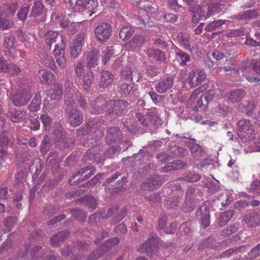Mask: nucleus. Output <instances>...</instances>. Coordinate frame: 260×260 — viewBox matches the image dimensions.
<instances>
[{
	"mask_svg": "<svg viewBox=\"0 0 260 260\" xmlns=\"http://www.w3.org/2000/svg\"><path fill=\"white\" fill-rule=\"evenodd\" d=\"M215 111L219 115H226L229 112L228 106L224 104H219L215 109Z\"/></svg>",
	"mask_w": 260,
	"mask_h": 260,
	"instance_id": "nucleus-44",
	"label": "nucleus"
},
{
	"mask_svg": "<svg viewBox=\"0 0 260 260\" xmlns=\"http://www.w3.org/2000/svg\"><path fill=\"white\" fill-rule=\"evenodd\" d=\"M38 77L40 81L46 84L52 81L54 76L51 72L46 69H42L39 71Z\"/></svg>",
	"mask_w": 260,
	"mask_h": 260,
	"instance_id": "nucleus-22",
	"label": "nucleus"
},
{
	"mask_svg": "<svg viewBox=\"0 0 260 260\" xmlns=\"http://www.w3.org/2000/svg\"><path fill=\"white\" fill-rule=\"evenodd\" d=\"M223 69L226 72L230 70H235L236 66L233 62V60L231 59L226 60L225 66L223 67Z\"/></svg>",
	"mask_w": 260,
	"mask_h": 260,
	"instance_id": "nucleus-60",
	"label": "nucleus"
},
{
	"mask_svg": "<svg viewBox=\"0 0 260 260\" xmlns=\"http://www.w3.org/2000/svg\"><path fill=\"white\" fill-rule=\"evenodd\" d=\"M180 200V198L175 197L172 198L169 200H167L166 204L167 207L169 208H174L178 205V204L179 203Z\"/></svg>",
	"mask_w": 260,
	"mask_h": 260,
	"instance_id": "nucleus-50",
	"label": "nucleus"
},
{
	"mask_svg": "<svg viewBox=\"0 0 260 260\" xmlns=\"http://www.w3.org/2000/svg\"><path fill=\"white\" fill-rule=\"evenodd\" d=\"M206 9L199 6L191 8L190 11L193 13L192 20L193 22H198L202 17H204Z\"/></svg>",
	"mask_w": 260,
	"mask_h": 260,
	"instance_id": "nucleus-25",
	"label": "nucleus"
},
{
	"mask_svg": "<svg viewBox=\"0 0 260 260\" xmlns=\"http://www.w3.org/2000/svg\"><path fill=\"white\" fill-rule=\"evenodd\" d=\"M174 81V79L173 77H167L159 81L155 86V89L159 93H165L172 88Z\"/></svg>",
	"mask_w": 260,
	"mask_h": 260,
	"instance_id": "nucleus-9",
	"label": "nucleus"
},
{
	"mask_svg": "<svg viewBox=\"0 0 260 260\" xmlns=\"http://www.w3.org/2000/svg\"><path fill=\"white\" fill-rule=\"evenodd\" d=\"M13 22L6 16L3 9H0V28L3 30L8 29L13 25Z\"/></svg>",
	"mask_w": 260,
	"mask_h": 260,
	"instance_id": "nucleus-24",
	"label": "nucleus"
},
{
	"mask_svg": "<svg viewBox=\"0 0 260 260\" xmlns=\"http://www.w3.org/2000/svg\"><path fill=\"white\" fill-rule=\"evenodd\" d=\"M75 70L77 76L80 78H82L84 89L88 90L93 79L91 70L89 68L86 67L84 62H78Z\"/></svg>",
	"mask_w": 260,
	"mask_h": 260,
	"instance_id": "nucleus-2",
	"label": "nucleus"
},
{
	"mask_svg": "<svg viewBox=\"0 0 260 260\" xmlns=\"http://www.w3.org/2000/svg\"><path fill=\"white\" fill-rule=\"evenodd\" d=\"M85 36L84 32H80L73 40L70 45V54L72 58H76L80 54L84 43Z\"/></svg>",
	"mask_w": 260,
	"mask_h": 260,
	"instance_id": "nucleus-4",
	"label": "nucleus"
},
{
	"mask_svg": "<svg viewBox=\"0 0 260 260\" xmlns=\"http://www.w3.org/2000/svg\"><path fill=\"white\" fill-rule=\"evenodd\" d=\"M200 179V176L198 174H190L185 177L181 178V180L188 182H193L198 181Z\"/></svg>",
	"mask_w": 260,
	"mask_h": 260,
	"instance_id": "nucleus-53",
	"label": "nucleus"
},
{
	"mask_svg": "<svg viewBox=\"0 0 260 260\" xmlns=\"http://www.w3.org/2000/svg\"><path fill=\"white\" fill-rule=\"evenodd\" d=\"M234 214L235 212L233 210H228L222 213L219 221V225L220 226L224 225L230 221Z\"/></svg>",
	"mask_w": 260,
	"mask_h": 260,
	"instance_id": "nucleus-34",
	"label": "nucleus"
},
{
	"mask_svg": "<svg viewBox=\"0 0 260 260\" xmlns=\"http://www.w3.org/2000/svg\"><path fill=\"white\" fill-rule=\"evenodd\" d=\"M148 94L155 104H157L162 100V95H158L154 91H150Z\"/></svg>",
	"mask_w": 260,
	"mask_h": 260,
	"instance_id": "nucleus-59",
	"label": "nucleus"
},
{
	"mask_svg": "<svg viewBox=\"0 0 260 260\" xmlns=\"http://www.w3.org/2000/svg\"><path fill=\"white\" fill-rule=\"evenodd\" d=\"M114 76L108 71H103L101 74L100 85L103 88L108 87L114 81Z\"/></svg>",
	"mask_w": 260,
	"mask_h": 260,
	"instance_id": "nucleus-14",
	"label": "nucleus"
},
{
	"mask_svg": "<svg viewBox=\"0 0 260 260\" xmlns=\"http://www.w3.org/2000/svg\"><path fill=\"white\" fill-rule=\"evenodd\" d=\"M208 88V86L207 84H204L202 86H200L197 88L191 94L188 99V103L191 104L194 103L197 99H199L201 95V93L206 90Z\"/></svg>",
	"mask_w": 260,
	"mask_h": 260,
	"instance_id": "nucleus-26",
	"label": "nucleus"
},
{
	"mask_svg": "<svg viewBox=\"0 0 260 260\" xmlns=\"http://www.w3.org/2000/svg\"><path fill=\"white\" fill-rule=\"evenodd\" d=\"M41 58L42 63L45 66L52 69L54 71H57V67L55 64L53 58L51 56L46 54L44 55L43 57H42Z\"/></svg>",
	"mask_w": 260,
	"mask_h": 260,
	"instance_id": "nucleus-31",
	"label": "nucleus"
},
{
	"mask_svg": "<svg viewBox=\"0 0 260 260\" xmlns=\"http://www.w3.org/2000/svg\"><path fill=\"white\" fill-rule=\"evenodd\" d=\"M54 135L56 136V139L59 141L63 139L64 133L63 128L60 125L57 126L56 129L54 131Z\"/></svg>",
	"mask_w": 260,
	"mask_h": 260,
	"instance_id": "nucleus-62",
	"label": "nucleus"
},
{
	"mask_svg": "<svg viewBox=\"0 0 260 260\" xmlns=\"http://www.w3.org/2000/svg\"><path fill=\"white\" fill-rule=\"evenodd\" d=\"M121 77L125 80L132 81V71L130 69H124L121 71Z\"/></svg>",
	"mask_w": 260,
	"mask_h": 260,
	"instance_id": "nucleus-58",
	"label": "nucleus"
},
{
	"mask_svg": "<svg viewBox=\"0 0 260 260\" xmlns=\"http://www.w3.org/2000/svg\"><path fill=\"white\" fill-rule=\"evenodd\" d=\"M64 101L68 107V120L70 124L74 126L80 125L83 121L82 114L76 109L73 108L70 110V108H73L75 104L71 94H65Z\"/></svg>",
	"mask_w": 260,
	"mask_h": 260,
	"instance_id": "nucleus-1",
	"label": "nucleus"
},
{
	"mask_svg": "<svg viewBox=\"0 0 260 260\" xmlns=\"http://www.w3.org/2000/svg\"><path fill=\"white\" fill-rule=\"evenodd\" d=\"M192 155L194 157L199 158L204 155V152L201 146L196 143L191 144L189 146Z\"/></svg>",
	"mask_w": 260,
	"mask_h": 260,
	"instance_id": "nucleus-32",
	"label": "nucleus"
},
{
	"mask_svg": "<svg viewBox=\"0 0 260 260\" xmlns=\"http://www.w3.org/2000/svg\"><path fill=\"white\" fill-rule=\"evenodd\" d=\"M194 191L195 190L192 187L189 188L187 189L185 199V202L187 205L191 206L192 203L194 202L195 197Z\"/></svg>",
	"mask_w": 260,
	"mask_h": 260,
	"instance_id": "nucleus-41",
	"label": "nucleus"
},
{
	"mask_svg": "<svg viewBox=\"0 0 260 260\" xmlns=\"http://www.w3.org/2000/svg\"><path fill=\"white\" fill-rule=\"evenodd\" d=\"M108 138L111 141H115L120 138L121 136V132L117 127H112L109 128L107 131Z\"/></svg>",
	"mask_w": 260,
	"mask_h": 260,
	"instance_id": "nucleus-28",
	"label": "nucleus"
},
{
	"mask_svg": "<svg viewBox=\"0 0 260 260\" xmlns=\"http://www.w3.org/2000/svg\"><path fill=\"white\" fill-rule=\"evenodd\" d=\"M132 35L131 27L128 25L123 26L119 31V37L123 40H127L129 39Z\"/></svg>",
	"mask_w": 260,
	"mask_h": 260,
	"instance_id": "nucleus-38",
	"label": "nucleus"
},
{
	"mask_svg": "<svg viewBox=\"0 0 260 260\" xmlns=\"http://www.w3.org/2000/svg\"><path fill=\"white\" fill-rule=\"evenodd\" d=\"M30 98L31 95L28 92L18 93L14 95L13 103L16 106H21L27 103Z\"/></svg>",
	"mask_w": 260,
	"mask_h": 260,
	"instance_id": "nucleus-17",
	"label": "nucleus"
},
{
	"mask_svg": "<svg viewBox=\"0 0 260 260\" xmlns=\"http://www.w3.org/2000/svg\"><path fill=\"white\" fill-rule=\"evenodd\" d=\"M61 43L56 45L53 50L56 61L58 66L62 69L66 67L67 64L66 58L64 56V48L66 44L62 36L60 37Z\"/></svg>",
	"mask_w": 260,
	"mask_h": 260,
	"instance_id": "nucleus-5",
	"label": "nucleus"
},
{
	"mask_svg": "<svg viewBox=\"0 0 260 260\" xmlns=\"http://www.w3.org/2000/svg\"><path fill=\"white\" fill-rule=\"evenodd\" d=\"M58 37V33L55 31L49 30L45 32L44 38L49 48H51V44L56 42V40Z\"/></svg>",
	"mask_w": 260,
	"mask_h": 260,
	"instance_id": "nucleus-29",
	"label": "nucleus"
},
{
	"mask_svg": "<svg viewBox=\"0 0 260 260\" xmlns=\"http://www.w3.org/2000/svg\"><path fill=\"white\" fill-rule=\"evenodd\" d=\"M100 55V51L97 50H92L86 55L85 60L88 68L95 67L98 64Z\"/></svg>",
	"mask_w": 260,
	"mask_h": 260,
	"instance_id": "nucleus-16",
	"label": "nucleus"
},
{
	"mask_svg": "<svg viewBox=\"0 0 260 260\" xmlns=\"http://www.w3.org/2000/svg\"><path fill=\"white\" fill-rule=\"evenodd\" d=\"M98 5L97 0H88L86 1V9L92 10L97 7Z\"/></svg>",
	"mask_w": 260,
	"mask_h": 260,
	"instance_id": "nucleus-61",
	"label": "nucleus"
},
{
	"mask_svg": "<svg viewBox=\"0 0 260 260\" xmlns=\"http://www.w3.org/2000/svg\"><path fill=\"white\" fill-rule=\"evenodd\" d=\"M197 217H200V223L204 229L210 224V214L209 208L205 204L202 205L196 211Z\"/></svg>",
	"mask_w": 260,
	"mask_h": 260,
	"instance_id": "nucleus-7",
	"label": "nucleus"
},
{
	"mask_svg": "<svg viewBox=\"0 0 260 260\" xmlns=\"http://www.w3.org/2000/svg\"><path fill=\"white\" fill-rule=\"evenodd\" d=\"M146 54L150 58H152L160 63L166 60V54L159 49L149 48L146 51Z\"/></svg>",
	"mask_w": 260,
	"mask_h": 260,
	"instance_id": "nucleus-15",
	"label": "nucleus"
},
{
	"mask_svg": "<svg viewBox=\"0 0 260 260\" xmlns=\"http://www.w3.org/2000/svg\"><path fill=\"white\" fill-rule=\"evenodd\" d=\"M62 87L59 85H55L48 91V95L52 100H60L62 98Z\"/></svg>",
	"mask_w": 260,
	"mask_h": 260,
	"instance_id": "nucleus-23",
	"label": "nucleus"
},
{
	"mask_svg": "<svg viewBox=\"0 0 260 260\" xmlns=\"http://www.w3.org/2000/svg\"><path fill=\"white\" fill-rule=\"evenodd\" d=\"M29 11V7L26 4H24L22 9L18 12L17 15L19 19L24 21L26 18Z\"/></svg>",
	"mask_w": 260,
	"mask_h": 260,
	"instance_id": "nucleus-45",
	"label": "nucleus"
},
{
	"mask_svg": "<svg viewBox=\"0 0 260 260\" xmlns=\"http://www.w3.org/2000/svg\"><path fill=\"white\" fill-rule=\"evenodd\" d=\"M175 59L179 66L182 67L186 66L188 62L190 61L189 55L181 50H178L175 52Z\"/></svg>",
	"mask_w": 260,
	"mask_h": 260,
	"instance_id": "nucleus-21",
	"label": "nucleus"
},
{
	"mask_svg": "<svg viewBox=\"0 0 260 260\" xmlns=\"http://www.w3.org/2000/svg\"><path fill=\"white\" fill-rule=\"evenodd\" d=\"M14 41L15 38L11 35L5 37L3 43L5 55L10 56L11 55V52L13 50Z\"/></svg>",
	"mask_w": 260,
	"mask_h": 260,
	"instance_id": "nucleus-19",
	"label": "nucleus"
},
{
	"mask_svg": "<svg viewBox=\"0 0 260 260\" xmlns=\"http://www.w3.org/2000/svg\"><path fill=\"white\" fill-rule=\"evenodd\" d=\"M50 141V138L48 136H45L43 140L41 146V151L42 153L46 152L49 147V143Z\"/></svg>",
	"mask_w": 260,
	"mask_h": 260,
	"instance_id": "nucleus-63",
	"label": "nucleus"
},
{
	"mask_svg": "<svg viewBox=\"0 0 260 260\" xmlns=\"http://www.w3.org/2000/svg\"><path fill=\"white\" fill-rule=\"evenodd\" d=\"M41 100L40 96H36L35 98L33 99L29 106V108L31 111H37L40 109Z\"/></svg>",
	"mask_w": 260,
	"mask_h": 260,
	"instance_id": "nucleus-42",
	"label": "nucleus"
},
{
	"mask_svg": "<svg viewBox=\"0 0 260 260\" xmlns=\"http://www.w3.org/2000/svg\"><path fill=\"white\" fill-rule=\"evenodd\" d=\"M17 9V5L16 3H12L9 6L7 7L6 9L3 10V12L5 13L6 16H7V18H9L13 16Z\"/></svg>",
	"mask_w": 260,
	"mask_h": 260,
	"instance_id": "nucleus-43",
	"label": "nucleus"
},
{
	"mask_svg": "<svg viewBox=\"0 0 260 260\" xmlns=\"http://www.w3.org/2000/svg\"><path fill=\"white\" fill-rule=\"evenodd\" d=\"M225 20L222 19H219L218 20H215L210 23L205 28V29L207 31H212L214 30L216 28H217L223 24L225 23Z\"/></svg>",
	"mask_w": 260,
	"mask_h": 260,
	"instance_id": "nucleus-40",
	"label": "nucleus"
},
{
	"mask_svg": "<svg viewBox=\"0 0 260 260\" xmlns=\"http://www.w3.org/2000/svg\"><path fill=\"white\" fill-rule=\"evenodd\" d=\"M243 34V29L242 28L239 29H231L228 34V37H237L242 36Z\"/></svg>",
	"mask_w": 260,
	"mask_h": 260,
	"instance_id": "nucleus-55",
	"label": "nucleus"
},
{
	"mask_svg": "<svg viewBox=\"0 0 260 260\" xmlns=\"http://www.w3.org/2000/svg\"><path fill=\"white\" fill-rule=\"evenodd\" d=\"M72 214L78 220H82L86 218L85 213L81 210L74 209L71 212Z\"/></svg>",
	"mask_w": 260,
	"mask_h": 260,
	"instance_id": "nucleus-56",
	"label": "nucleus"
},
{
	"mask_svg": "<svg viewBox=\"0 0 260 260\" xmlns=\"http://www.w3.org/2000/svg\"><path fill=\"white\" fill-rule=\"evenodd\" d=\"M159 186V183L156 179V177L150 178L147 182H144L142 184V188L144 189L151 190L157 188Z\"/></svg>",
	"mask_w": 260,
	"mask_h": 260,
	"instance_id": "nucleus-35",
	"label": "nucleus"
},
{
	"mask_svg": "<svg viewBox=\"0 0 260 260\" xmlns=\"http://www.w3.org/2000/svg\"><path fill=\"white\" fill-rule=\"evenodd\" d=\"M86 0H77L75 4V9L78 11H83L86 9Z\"/></svg>",
	"mask_w": 260,
	"mask_h": 260,
	"instance_id": "nucleus-57",
	"label": "nucleus"
},
{
	"mask_svg": "<svg viewBox=\"0 0 260 260\" xmlns=\"http://www.w3.org/2000/svg\"><path fill=\"white\" fill-rule=\"evenodd\" d=\"M119 243V239L117 238H114L107 240L104 245H103L101 248L102 250L106 249H110L112 247L117 245Z\"/></svg>",
	"mask_w": 260,
	"mask_h": 260,
	"instance_id": "nucleus-46",
	"label": "nucleus"
},
{
	"mask_svg": "<svg viewBox=\"0 0 260 260\" xmlns=\"http://www.w3.org/2000/svg\"><path fill=\"white\" fill-rule=\"evenodd\" d=\"M144 43V38L143 36H135L129 42L125 45V48L128 51H134L140 48Z\"/></svg>",
	"mask_w": 260,
	"mask_h": 260,
	"instance_id": "nucleus-12",
	"label": "nucleus"
},
{
	"mask_svg": "<svg viewBox=\"0 0 260 260\" xmlns=\"http://www.w3.org/2000/svg\"><path fill=\"white\" fill-rule=\"evenodd\" d=\"M238 230V226L236 224L232 225L222 231V234L225 236H228L235 233Z\"/></svg>",
	"mask_w": 260,
	"mask_h": 260,
	"instance_id": "nucleus-49",
	"label": "nucleus"
},
{
	"mask_svg": "<svg viewBox=\"0 0 260 260\" xmlns=\"http://www.w3.org/2000/svg\"><path fill=\"white\" fill-rule=\"evenodd\" d=\"M11 63L6 61L4 57L0 58V72H8Z\"/></svg>",
	"mask_w": 260,
	"mask_h": 260,
	"instance_id": "nucleus-52",
	"label": "nucleus"
},
{
	"mask_svg": "<svg viewBox=\"0 0 260 260\" xmlns=\"http://www.w3.org/2000/svg\"><path fill=\"white\" fill-rule=\"evenodd\" d=\"M88 170H91L90 172L88 173V175H86L84 176V179H88L90 177H91L95 172V170L94 168L92 167H87L82 168L80 170L77 172L75 175H73L72 178L70 181V183L71 185H76L79 183V182L76 181V180H74V179L76 177H78L80 175H82L84 173H85L86 171Z\"/></svg>",
	"mask_w": 260,
	"mask_h": 260,
	"instance_id": "nucleus-20",
	"label": "nucleus"
},
{
	"mask_svg": "<svg viewBox=\"0 0 260 260\" xmlns=\"http://www.w3.org/2000/svg\"><path fill=\"white\" fill-rule=\"evenodd\" d=\"M111 31L110 25L108 23H102L94 29L96 37L101 42H104L109 38Z\"/></svg>",
	"mask_w": 260,
	"mask_h": 260,
	"instance_id": "nucleus-6",
	"label": "nucleus"
},
{
	"mask_svg": "<svg viewBox=\"0 0 260 260\" xmlns=\"http://www.w3.org/2000/svg\"><path fill=\"white\" fill-rule=\"evenodd\" d=\"M148 117L150 119V121L155 124H158L160 123L161 120L159 117V114H158V111L156 109L153 108L151 109L148 112Z\"/></svg>",
	"mask_w": 260,
	"mask_h": 260,
	"instance_id": "nucleus-36",
	"label": "nucleus"
},
{
	"mask_svg": "<svg viewBox=\"0 0 260 260\" xmlns=\"http://www.w3.org/2000/svg\"><path fill=\"white\" fill-rule=\"evenodd\" d=\"M40 118L45 129L49 130L52 122L51 117L47 114H43L41 116Z\"/></svg>",
	"mask_w": 260,
	"mask_h": 260,
	"instance_id": "nucleus-47",
	"label": "nucleus"
},
{
	"mask_svg": "<svg viewBox=\"0 0 260 260\" xmlns=\"http://www.w3.org/2000/svg\"><path fill=\"white\" fill-rule=\"evenodd\" d=\"M187 81L191 87H194L198 85L197 80H196V74L194 71H192L189 73Z\"/></svg>",
	"mask_w": 260,
	"mask_h": 260,
	"instance_id": "nucleus-48",
	"label": "nucleus"
},
{
	"mask_svg": "<svg viewBox=\"0 0 260 260\" xmlns=\"http://www.w3.org/2000/svg\"><path fill=\"white\" fill-rule=\"evenodd\" d=\"M245 95V93L243 90L236 89L227 93L225 99L228 103L234 104L239 102Z\"/></svg>",
	"mask_w": 260,
	"mask_h": 260,
	"instance_id": "nucleus-11",
	"label": "nucleus"
},
{
	"mask_svg": "<svg viewBox=\"0 0 260 260\" xmlns=\"http://www.w3.org/2000/svg\"><path fill=\"white\" fill-rule=\"evenodd\" d=\"M189 39L190 35L187 33L180 32L178 35V41L180 46L191 52H196V48L192 47V48H190Z\"/></svg>",
	"mask_w": 260,
	"mask_h": 260,
	"instance_id": "nucleus-13",
	"label": "nucleus"
},
{
	"mask_svg": "<svg viewBox=\"0 0 260 260\" xmlns=\"http://www.w3.org/2000/svg\"><path fill=\"white\" fill-rule=\"evenodd\" d=\"M216 91L215 89H210L207 91L204 94V99L208 104L215 97Z\"/></svg>",
	"mask_w": 260,
	"mask_h": 260,
	"instance_id": "nucleus-54",
	"label": "nucleus"
},
{
	"mask_svg": "<svg viewBox=\"0 0 260 260\" xmlns=\"http://www.w3.org/2000/svg\"><path fill=\"white\" fill-rule=\"evenodd\" d=\"M136 89L135 85L126 83L121 84L119 86V91L123 94H133Z\"/></svg>",
	"mask_w": 260,
	"mask_h": 260,
	"instance_id": "nucleus-30",
	"label": "nucleus"
},
{
	"mask_svg": "<svg viewBox=\"0 0 260 260\" xmlns=\"http://www.w3.org/2000/svg\"><path fill=\"white\" fill-rule=\"evenodd\" d=\"M20 72V69L18 66L11 63L9 71L7 73L11 75H17Z\"/></svg>",
	"mask_w": 260,
	"mask_h": 260,
	"instance_id": "nucleus-64",
	"label": "nucleus"
},
{
	"mask_svg": "<svg viewBox=\"0 0 260 260\" xmlns=\"http://www.w3.org/2000/svg\"><path fill=\"white\" fill-rule=\"evenodd\" d=\"M251 191L253 194H260V181L258 180H254L251 184Z\"/></svg>",
	"mask_w": 260,
	"mask_h": 260,
	"instance_id": "nucleus-51",
	"label": "nucleus"
},
{
	"mask_svg": "<svg viewBox=\"0 0 260 260\" xmlns=\"http://www.w3.org/2000/svg\"><path fill=\"white\" fill-rule=\"evenodd\" d=\"M238 135L243 140L253 139L254 131L249 120L241 119L238 123Z\"/></svg>",
	"mask_w": 260,
	"mask_h": 260,
	"instance_id": "nucleus-3",
	"label": "nucleus"
},
{
	"mask_svg": "<svg viewBox=\"0 0 260 260\" xmlns=\"http://www.w3.org/2000/svg\"><path fill=\"white\" fill-rule=\"evenodd\" d=\"M245 221L250 226L260 225V211L253 212L246 215Z\"/></svg>",
	"mask_w": 260,
	"mask_h": 260,
	"instance_id": "nucleus-18",
	"label": "nucleus"
},
{
	"mask_svg": "<svg viewBox=\"0 0 260 260\" xmlns=\"http://www.w3.org/2000/svg\"><path fill=\"white\" fill-rule=\"evenodd\" d=\"M10 117L12 121L18 122L22 119L25 112L22 111H12L10 112Z\"/></svg>",
	"mask_w": 260,
	"mask_h": 260,
	"instance_id": "nucleus-39",
	"label": "nucleus"
},
{
	"mask_svg": "<svg viewBox=\"0 0 260 260\" xmlns=\"http://www.w3.org/2000/svg\"><path fill=\"white\" fill-rule=\"evenodd\" d=\"M156 239L151 238L142 244L138 248V251L141 253H146L151 256L154 252L156 248Z\"/></svg>",
	"mask_w": 260,
	"mask_h": 260,
	"instance_id": "nucleus-8",
	"label": "nucleus"
},
{
	"mask_svg": "<svg viewBox=\"0 0 260 260\" xmlns=\"http://www.w3.org/2000/svg\"><path fill=\"white\" fill-rule=\"evenodd\" d=\"M126 104L127 102L124 101L117 100L109 101V105L112 106V110H110V111L108 112V115L110 116L111 117H112L114 115L116 116L120 115L124 110Z\"/></svg>",
	"mask_w": 260,
	"mask_h": 260,
	"instance_id": "nucleus-10",
	"label": "nucleus"
},
{
	"mask_svg": "<svg viewBox=\"0 0 260 260\" xmlns=\"http://www.w3.org/2000/svg\"><path fill=\"white\" fill-rule=\"evenodd\" d=\"M68 235L67 232H62L53 236L51 238V244L53 246H56L58 243L64 240Z\"/></svg>",
	"mask_w": 260,
	"mask_h": 260,
	"instance_id": "nucleus-37",
	"label": "nucleus"
},
{
	"mask_svg": "<svg viewBox=\"0 0 260 260\" xmlns=\"http://www.w3.org/2000/svg\"><path fill=\"white\" fill-rule=\"evenodd\" d=\"M44 9V6L41 0H36L34 2V5L31 8L30 15L36 17L41 15Z\"/></svg>",
	"mask_w": 260,
	"mask_h": 260,
	"instance_id": "nucleus-27",
	"label": "nucleus"
},
{
	"mask_svg": "<svg viewBox=\"0 0 260 260\" xmlns=\"http://www.w3.org/2000/svg\"><path fill=\"white\" fill-rule=\"evenodd\" d=\"M257 15V12L254 10H249L240 13L237 15V17L241 20L251 19L255 17Z\"/></svg>",
	"mask_w": 260,
	"mask_h": 260,
	"instance_id": "nucleus-33",
	"label": "nucleus"
}]
</instances>
